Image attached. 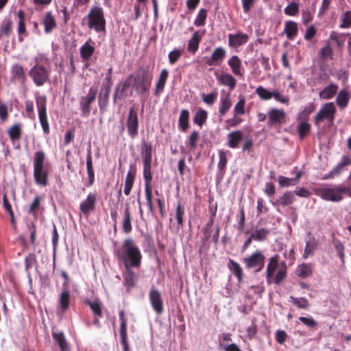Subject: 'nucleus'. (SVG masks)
Segmentation results:
<instances>
[{
  "instance_id": "nucleus-1",
  "label": "nucleus",
  "mask_w": 351,
  "mask_h": 351,
  "mask_svg": "<svg viewBox=\"0 0 351 351\" xmlns=\"http://www.w3.org/2000/svg\"><path fill=\"white\" fill-rule=\"evenodd\" d=\"M116 255L117 259L123 264V282L125 286L130 289L134 285L136 278L133 269H138L141 265V250L132 239H127L117 248Z\"/></svg>"
},
{
  "instance_id": "nucleus-2",
  "label": "nucleus",
  "mask_w": 351,
  "mask_h": 351,
  "mask_svg": "<svg viewBox=\"0 0 351 351\" xmlns=\"http://www.w3.org/2000/svg\"><path fill=\"white\" fill-rule=\"evenodd\" d=\"M49 163L46 161V155L43 150H38L34 154V178L36 184L46 186L49 184Z\"/></svg>"
},
{
  "instance_id": "nucleus-3",
  "label": "nucleus",
  "mask_w": 351,
  "mask_h": 351,
  "mask_svg": "<svg viewBox=\"0 0 351 351\" xmlns=\"http://www.w3.org/2000/svg\"><path fill=\"white\" fill-rule=\"evenodd\" d=\"M152 80V75L148 70L140 69L135 76L130 75L128 78L125 84H129V82L134 80V86L136 88V93L139 95H143L149 90Z\"/></svg>"
},
{
  "instance_id": "nucleus-4",
  "label": "nucleus",
  "mask_w": 351,
  "mask_h": 351,
  "mask_svg": "<svg viewBox=\"0 0 351 351\" xmlns=\"http://www.w3.org/2000/svg\"><path fill=\"white\" fill-rule=\"evenodd\" d=\"M88 27L97 32H104L106 29V19L101 7L93 6L88 14Z\"/></svg>"
},
{
  "instance_id": "nucleus-5",
  "label": "nucleus",
  "mask_w": 351,
  "mask_h": 351,
  "mask_svg": "<svg viewBox=\"0 0 351 351\" xmlns=\"http://www.w3.org/2000/svg\"><path fill=\"white\" fill-rule=\"evenodd\" d=\"M348 191V188L337 186L333 188L324 187L318 189L316 191V194L324 200L338 202L342 200V194Z\"/></svg>"
},
{
  "instance_id": "nucleus-6",
  "label": "nucleus",
  "mask_w": 351,
  "mask_h": 351,
  "mask_svg": "<svg viewBox=\"0 0 351 351\" xmlns=\"http://www.w3.org/2000/svg\"><path fill=\"white\" fill-rule=\"evenodd\" d=\"M335 113L336 108L333 102L324 104L315 117V125L319 128L320 124L325 120L330 124H332L334 121Z\"/></svg>"
},
{
  "instance_id": "nucleus-7",
  "label": "nucleus",
  "mask_w": 351,
  "mask_h": 351,
  "mask_svg": "<svg viewBox=\"0 0 351 351\" xmlns=\"http://www.w3.org/2000/svg\"><path fill=\"white\" fill-rule=\"evenodd\" d=\"M29 75L37 86H41L49 80L50 71L43 64H36L29 71Z\"/></svg>"
},
{
  "instance_id": "nucleus-8",
  "label": "nucleus",
  "mask_w": 351,
  "mask_h": 351,
  "mask_svg": "<svg viewBox=\"0 0 351 351\" xmlns=\"http://www.w3.org/2000/svg\"><path fill=\"white\" fill-rule=\"evenodd\" d=\"M142 156L143 160V177L145 179V186H150L151 181L152 180V175L151 173L152 151L150 145L145 143L142 149Z\"/></svg>"
},
{
  "instance_id": "nucleus-9",
  "label": "nucleus",
  "mask_w": 351,
  "mask_h": 351,
  "mask_svg": "<svg viewBox=\"0 0 351 351\" xmlns=\"http://www.w3.org/2000/svg\"><path fill=\"white\" fill-rule=\"evenodd\" d=\"M243 262L247 268L259 271L264 267L265 256L261 252L256 251L250 256L244 258Z\"/></svg>"
},
{
  "instance_id": "nucleus-10",
  "label": "nucleus",
  "mask_w": 351,
  "mask_h": 351,
  "mask_svg": "<svg viewBox=\"0 0 351 351\" xmlns=\"http://www.w3.org/2000/svg\"><path fill=\"white\" fill-rule=\"evenodd\" d=\"M37 108L38 111V118L42 126L43 130L45 134L49 132V126L47 121L46 112V101L45 97H40L36 99Z\"/></svg>"
},
{
  "instance_id": "nucleus-11",
  "label": "nucleus",
  "mask_w": 351,
  "mask_h": 351,
  "mask_svg": "<svg viewBox=\"0 0 351 351\" xmlns=\"http://www.w3.org/2000/svg\"><path fill=\"white\" fill-rule=\"evenodd\" d=\"M127 128L129 136L134 138L138 134V120L137 112L134 108L129 110V114L127 119Z\"/></svg>"
},
{
  "instance_id": "nucleus-12",
  "label": "nucleus",
  "mask_w": 351,
  "mask_h": 351,
  "mask_svg": "<svg viewBox=\"0 0 351 351\" xmlns=\"http://www.w3.org/2000/svg\"><path fill=\"white\" fill-rule=\"evenodd\" d=\"M267 125L269 126L284 123L286 113L282 109L271 108L267 112Z\"/></svg>"
},
{
  "instance_id": "nucleus-13",
  "label": "nucleus",
  "mask_w": 351,
  "mask_h": 351,
  "mask_svg": "<svg viewBox=\"0 0 351 351\" xmlns=\"http://www.w3.org/2000/svg\"><path fill=\"white\" fill-rule=\"evenodd\" d=\"M149 299L154 311L157 314L163 311V302L160 293L154 287H152L149 293Z\"/></svg>"
},
{
  "instance_id": "nucleus-14",
  "label": "nucleus",
  "mask_w": 351,
  "mask_h": 351,
  "mask_svg": "<svg viewBox=\"0 0 351 351\" xmlns=\"http://www.w3.org/2000/svg\"><path fill=\"white\" fill-rule=\"evenodd\" d=\"M97 90L93 88L89 89L88 94L80 99V106L84 115H88L90 111V106L95 101Z\"/></svg>"
},
{
  "instance_id": "nucleus-15",
  "label": "nucleus",
  "mask_w": 351,
  "mask_h": 351,
  "mask_svg": "<svg viewBox=\"0 0 351 351\" xmlns=\"http://www.w3.org/2000/svg\"><path fill=\"white\" fill-rule=\"evenodd\" d=\"M248 38V35L245 33L237 32L236 34H230L228 35V45L230 48L237 49L245 44Z\"/></svg>"
},
{
  "instance_id": "nucleus-16",
  "label": "nucleus",
  "mask_w": 351,
  "mask_h": 351,
  "mask_svg": "<svg viewBox=\"0 0 351 351\" xmlns=\"http://www.w3.org/2000/svg\"><path fill=\"white\" fill-rule=\"evenodd\" d=\"M97 202V194L89 193L86 198L82 201L80 205V211L88 215L91 211L95 208V204Z\"/></svg>"
},
{
  "instance_id": "nucleus-17",
  "label": "nucleus",
  "mask_w": 351,
  "mask_h": 351,
  "mask_svg": "<svg viewBox=\"0 0 351 351\" xmlns=\"http://www.w3.org/2000/svg\"><path fill=\"white\" fill-rule=\"evenodd\" d=\"M120 324V335L121 342L123 347V351H129V346L128 343V335H127V319L125 317L123 311H120L119 313Z\"/></svg>"
},
{
  "instance_id": "nucleus-18",
  "label": "nucleus",
  "mask_w": 351,
  "mask_h": 351,
  "mask_svg": "<svg viewBox=\"0 0 351 351\" xmlns=\"http://www.w3.org/2000/svg\"><path fill=\"white\" fill-rule=\"evenodd\" d=\"M10 79L12 82H18L23 84L26 81V75L22 65L16 63L10 67Z\"/></svg>"
},
{
  "instance_id": "nucleus-19",
  "label": "nucleus",
  "mask_w": 351,
  "mask_h": 351,
  "mask_svg": "<svg viewBox=\"0 0 351 351\" xmlns=\"http://www.w3.org/2000/svg\"><path fill=\"white\" fill-rule=\"evenodd\" d=\"M216 79L219 85L227 86L230 90H234L237 85V80L229 73L223 72L216 75Z\"/></svg>"
},
{
  "instance_id": "nucleus-20",
  "label": "nucleus",
  "mask_w": 351,
  "mask_h": 351,
  "mask_svg": "<svg viewBox=\"0 0 351 351\" xmlns=\"http://www.w3.org/2000/svg\"><path fill=\"white\" fill-rule=\"evenodd\" d=\"M226 50L221 47L216 48L208 58L206 63L209 66L219 65L226 57Z\"/></svg>"
},
{
  "instance_id": "nucleus-21",
  "label": "nucleus",
  "mask_w": 351,
  "mask_h": 351,
  "mask_svg": "<svg viewBox=\"0 0 351 351\" xmlns=\"http://www.w3.org/2000/svg\"><path fill=\"white\" fill-rule=\"evenodd\" d=\"M228 64L232 73L236 76L243 77L244 75V68L242 66L241 59L236 55L232 56L228 60Z\"/></svg>"
},
{
  "instance_id": "nucleus-22",
  "label": "nucleus",
  "mask_w": 351,
  "mask_h": 351,
  "mask_svg": "<svg viewBox=\"0 0 351 351\" xmlns=\"http://www.w3.org/2000/svg\"><path fill=\"white\" fill-rule=\"evenodd\" d=\"M71 302V295L67 289H64L59 295L58 304L59 308L58 311L64 313L69 308Z\"/></svg>"
},
{
  "instance_id": "nucleus-23",
  "label": "nucleus",
  "mask_w": 351,
  "mask_h": 351,
  "mask_svg": "<svg viewBox=\"0 0 351 351\" xmlns=\"http://www.w3.org/2000/svg\"><path fill=\"white\" fill-rule=\"evenodd\" d=\"M90 39L86 40L80 48V57L84 62H88L95 52V47L90 44Z\"/></svg>"
},
{
  "instance_id": "nucleus-24",
  "label": "nucleus",
  "mask_w": 351,
  "mask_h": 351,
  "mask_svg": "<svg viewBox=\"0 0 351 351\" xmlns=\"http://www.w3.org/2000/svg\"><path fill=\"white\" fill-rule=\"evenodd\" d=\"M317 245L318 243L317 240L309 234L308 238L306 241V246L303 254V258L306 259L310 256H312L317 250Z\"/></svg>"
},
{
  "instance_id": "nucleus-25",
  "label": "nucleus",
  "mask_w": 351,
  "mask_h": 351,
  "mask_svg": "<svg viewBox=\"0 0 351 351\" xmlns=\"http://www.w3.org/2000/svg\"><path fill=\"white\" fill-rule=\"evenodd\" d=\"M339 86L336 84H330L319 93V96L322 99H330L335 97Z\"/></svg>"
},
{
  "instance_id": "nucleus-26",
  "label": "nucleus",
  "mask_w": 351,
  "mask_h": 351,
  "mask_svg": "<svg viewBox=\"0 0 351 351\" xmlns=\"http://www.w3.org/2000/svg\"><path fill=\"white\" fill-rule=\"evenodd\" d=\"M350 97V93L346 88H343L337 94L336 103L341 109H343L348 106Z\"/></svg>"
},
{
  "instance_id": "nucleus-27",
  "label": "nucleus",
  "mask_w": 351,
  "mask_h": 351,
  "mask_svg": "<svg viewBox=\"0 0 351 351\" xmlns=\"http://www.w3.org/2000/svg\"><path fill=\"white\" fill-rule=\"evenodd\" d=\"M243 134L240 130L230 132L228 135V145L229 147L234 149L237 147L239 143L242 140Z\"/></svg>"
},
{
  "instance_id": "nucleus-28",
  "label": "nucleus",
  "mask_w": 351,
  "mask_h": 351,
  "mask_svg": "<svg viewBox=\"0 0 351 351\" xmlns=\"http://www.w3.org/2000/svg\"><path fill=\"white\" fill-rule=\"evenodd\" d=\"M232 106V101L229 94L222 95L219 99V112L221 116L225 115Z\"/></svg>"
},
{
  "instance_id": "nucleus-29",
  "label": "nucleus",
  "mask_w": 351,
  "mask_h": 351,
  "mask_svg": "<svg viewBox=\"0 0 351 351\" xmlns=\"http://www.w3.org/2000/svg\"><path fill=\"white\" fill-rule=\"evenodd\" d=\"M86 169L90 185H92L95 180V173L93 167L92 154L90 145L87 149Z\"/></svg>"
},
{
  "instance_id": "nucleus-30",
  "label": "nucleus",
  "mask_w": 351,
  "mask_h": 351,
  "mask_svg": "<svg viewBox=\"0 0 351 351\" xmlns=\"http://www.w3.org/2000/svg\"><path fill=\"white\" fill-rule=\"evenodd\" d=\"M169 72L166 69L161 71L158 82L156 84L155 95H159L164 90Z\"/></svg>"
},
{
  "instance_id": "nucleus-31",
  "label": "nucleus",
  "mask_w": 351,
  "mask_h": 351,
  "mask_svg": "<svg viewBox=\"0 0 351 351\" xmlns=\"http://www.w3.org/2000/svg\"><path fill=\"white\" fill-rule=\"evenodd\" d=\"M110 90L101 88L99 95L98 97V104L100 108V110L104 111L106 109V107L108 104V99L110 95Z\"/></svg>"
},
{
  "instance_id": "nucleus-32",
  "label": "nucleus",
  "mask_w": 351,
  "mask_h": 351,
  "mask_svg": "<svg viewBox=\"0 0 351 351\" xmlns=\"http://www.w3.org/2000/svg\"><path fill=\"white\" fill-rule=\"evenodd\" d=\"M284 32L286 34L288 39H292L298 34L297 23L292 21H289L285 23Z\"/></svg>"
},
{
  "instance_id": "nucleus-33",
  "label": "nucleus",
  "mask_w": 351,
  "mask_h": 351,
  "mask_svg": "<svg viewBox=\"0 0 351 351\" xmlns=\"http://www.w3.org/2000/svg\"><path fill=\"white\" fill-rule=\"evenodd\" d=\"M228 267L231 272L237 277L238 281L239 282H241L243 278V270L239 264L234 261L230 259Z\"/></svg>"
},
{
  "instance_id": "nucleus-34",
  "label": "nucleus",
  "mask_w": 351,
  "mask_h": 351,
  "mask_svg": "<svg viewBox=\"0 0 351 351\" xmlns=\"http://www.w3.org/2000/svg\"><path fill=\"white\" fill-rule=\"evenodd\" d=\"M52 337L56 343L59 345L62 351H69V346L66 342L64 335L60 332L58 333H53Z\"/></svg>"
},
{
  "instance_id": "nucleus-35",
  "label": "nucleus",
  "mask_w": 351,
  "mask_h": 351,
  "mask_svg": "<svg viewBox=\"0 0 351 351\" xmlns=\"http://www.w3.org/2000/svg\"><path fill=\"white\" fill-rule=\"evenodd\" d=\"M278 265V256H272L269 259V263L267 267V280L269 281L271 278L274 275Z\"/></svg>"
},
{
  "instance_id": "nucleus-36",
  "label": "nucleus",
  "mask_w": 351,
  "mask_h": 351,
  "mask_svg": "<svg viewBox=\"0 0 351 351\" xmlns=\"http://www.w3.org/2000/svg\"><path fill=\"white\" fill-rule=\"evenodd\" d=\"M201 40V37L198 32H195L188 43L187 49L191 53H195L199 47V44Z\"/></svg>"
},
{
  "instance_id": "nucleus-37",
  "label": "nucleus",
  "mask_w": 351,
  "mask_h": 351,
  "mask_svg": "<svg viewBox=\"0 0 351 351\" xmlns=\"http://www.w3.org/2000/svg\"><path fill=\"white\" fill-rule=\"evenodd\" d=\"M189 112L188 110L183 109L181 110L179 119L178 124L181 128L183 132H186L189 127Z\"/></svg>"
},
{
  "instance_id": "nucleus-38",
  "label": "nucleus",
  "mask_w": 351,
  "mask_h": 351,
  "mask_svg": "<svg viewBox=\"0 0 351 351\" xmlns=\"http://www.w3.org/2000/svg\"><path fill=\"white\" fill-rule=\"evenodd\" d=\"M134 175L130 171L126 175L125 180L123 193L125 195L130 194L134 182Z\"/></svg>"
},
{
  "instance_id": "nucleus-39",
  "label": "nucleus",
  "mask_w": 351,
  "mask_h": 351,
  "mask_svg": "<svg viewBox=\"0 0 351 351\" xmlns=\"http://www.w3.org/2000/svg\"><path fill=\"white\" fill-rule=\"evenodd\" d=\"M123 230L125 233H130L132 231V226L131 223L130 212L128 207H126L124 210V217L123 221Z\"/></svg>"
},
{
  "instance_id": "nucleus-40",
  "label": "nucleus",
  "mask_w": 351,
  "mask_h": 351,
  "mask_svg": "<svg viewBox=\"0 0 351 351\" xmlns=\"http://www.w3.org/2000/svg\"><path fill=\"white\" fill-rule=\"evenodd\" d=\"M289 301L295 305L298 308L302 309H307L310 306L308 300L303 297L295 298L293 296H290Z\"/></svg>"
},
{
  "instance_id": "nucleus-41",
  "label": "nucleus",
  "mask_w": 351,
  "mask_h": 351,
  "mask_svg": "<svg viewBox=\"0 0 351 351\" xmlns=\"http://www.w3.org/2000/svg\"><path fill=\"white\" fill-rule=\"evenodd\" d=\"M45 31L46 33L51 32L56 26V21L51 12H47L43 19Z\"/></svg>"
},
{
  "instance_id": "nucleus-42",
  "label": "nucleus",
  "mask_w": 351,
  "mask_h": 351,
  "mask_svg": "<svg viewBox=\"0 0 351 351\" xmlns=\"http://www.w3.org/2000/svg\"><path fill=\"white\" fill-rule=\"evenodd\" d=\"M294 193L290 191H287L279 198L278 200H277L276 204L285 206L292 204L294 201Z\"/></svg>"
},
{
  "instance_id": "nucleus-43",
  "label": "nucleus",
  "mask_w": 351,
  "mask_h": 351,
  "mask_svg": "<svg viewBox=\"0 0 351 351\" xmlns=\"http://www.w3.org/2000/svg\"><path fill=\"white\" fill-rule=\"evenodd\" d=\"M296 274L302 278L309 277L312 274V268L310 265L302 264L296 269Z\"/></svg>"
},
{
  "instance_id": "nucleus-44",
  "label": "nucleus",
  "mask_w": 351,
  "mask_h": 351,
  "mask_svg": "<svg viewBox=\"0 0 351 351\" xmlns=\"http://www.w3.org/2000/svg\"><path fill=\"white\" fill-rule=\"evenodd\" d=\"M184 215V207L179 202L178 203L173 216L177 221L178 228L183 224V217Z\"/></svg>"
},
{
  "instance_id": "nucleus-45",
  "label": "nucleus",
  "mask_w": 351,
  "mask_h": 351,
  "mask_svg": "<svg viewBox=\"0 0 351 351\" xmlns=\"http://www.w3.org/2000/svg\"><path fill=\"white\" fill-rule=\"evenodd\" d=\"M8 133L12 141L17 140L20 138L21 134V125L20 123L14 124L8 130Z\"/></svg>"
},
{
  "instance_id": "nucleus-46",
  "label": "nucleus",
  "mask_w": 351,
  "mask_h": 351,
  "mask_svg": "<svg viewBox=\"0 0 351 351\" xmlns=\"http://www.w3.org/2000/svg\"><path fill=\"white\" fill-rule=\"evenodd\" d=\"M269 231L265 228L256 229L251 234V239L261 241L266 239Z\"/></svg>"
},
{
  "instance_id": "nucleus-47",
  "label": "nucleus",
  "mask_w": 351,
  "mask_h": 351,
  "mask_svg": "<svg viewBox=\"0 0 351 351\" xmlns=\"http://www.w3.org/2000/svg\"><path fill=\"white\" fill-rule=\"evenodd\" d=\"M341 23L339 27L341 29H347L351 27V12L346 11L340 17Z\"/></svg>"
},
{
  "instance_id": "nucleus-48",
  "label": "nucleus",
  "mask_w": 351,
  "mask_h": 351,
  "mask_svg": "<svg viewBox=\"0 0 351 351\" xmlns=\"http://www.w3.org/2000/svg\"><path fill=\"white\" fill-rule=\"evenodd\" d=\"M256 93L263 100H269L272 98V90H269L261 86L256 88Z\"/></svg>"
},
{
  "instance_id": "nucleus-49",
  "label": "nucleus",
  "mask_w": 351,
  "mask_h": 351,
  "mask_svg": "<svg viewBox=\"0 0 351 351\" xmlns=\"http://www.w3.org/2000/svg\"><path fill=\"white\" fill-rule=\"evenodd\" d=\"M206 119L207 112L205 110L201 109L196 112L193 118V121L199 126L202 127V125L206 122Z\"/></svg>"
},
{
  "instance_id": "nucleus-50",
  "label": "nucleus",
  "mask_w": 351,
  "mask_h": 351,
  "mask_svg": "<svg viewBox=\"0 0 351 351\" xmlns=\"http://www.w3.org/2000/svg\"><path fill=\"white\" fill-rule=\"evenodd\" d=\"M182 49H174L168 54L169 62L171 64H174L182 56Z\"/></svg>"
},
{
  "instance_id": "nucleus-51",
  "label": "nucleus",
  "mask_w": 351,
  "mask_h": 351,
  "mask_svg": "<svg viewBox=\"0 0 351 351\" xmlns=\"http://www.w3.org/2000/svg\"><path fill=\"white\" fill-rule=\"evenodd\" d=\"M199 138V134L197 131H193L186 141V145L191 149H193L197 145V143Z\"/></svg>"
},
{
  "instance_id": "nucleus-52",
  "label": "nucleus",
  "mask_w": 351,
  "mask_h": 351,
  "mask_svg": "<svg viewBox=\"0 0 351 351\" xmlns=\"http://www.w3.org/2000/svg\"><path fill=\"white\" fill-rule=\"evenodd\" d=\"M311 129V125L305 121H302L300 123L298 127V131L300 138H304V136L309 132Z\"/></svg>"
},
{
  "instance_id": "nucleus-53",
  "label": "nucleus",
  "mask_w": 351,
  "mask_h": 351,
  "mask_svg": "<svg viewBox=\"0 0 351 351\" xmlns=\"http://www.w3.org/2000/svg\"><path fill=\"white\" fill-rule=\"evenodd\" d=\"M207 16L206 10L204 8L201 9L194 21L195 25L197 27L202 26L205 24V21Z\"/></svg>"
},
{
  "instance_id": "nucleus-54",
  "label": "nucleus",
  "mask_w": 351,
  "mask_h": 351,
  "mask_svg": "<svg viewBox=\"0 0 351 351\" xmlns=\"http://www.w3.org/2000/svg\"><path fill=\"white\" fill-rule=\"evenodd\" d=\"M272 98H274L276 101L286 105H288L289 102V97L282 95L277 90H272Z\"/></svg>"
},
{
  "instance_id": "nucleus-55",
  "label": "nucleus",
  "mask_w": 351,
  "mask_h": 351,
  "mask_svg": "<svg viewBox=\"0 0 351 351\" xmlns=\"http://www.w3.org/2000/svg\"><path fill=\"white\" fill-rule=\"evenodd\" d=\"M278 180L281 187H289L296 184L295 179L289 178L283 176H278Z\"/></svg>"
},
{
  "instance_id": "nucleus-56",
  "label": "nucleus",
  "mask_w": 351,
  "mask_h": 351,
  "mask_svg": "<svg viewBox=\"0 0 351 351\" xmlns=\"http://www.w3.org/2000/svg\"><path fill=\"white\" fill-rule=\"evenodd\" d=\"M201 97L202 101L205 104H206L208 106H212L215 103L217 97V93L215 92L210 93L209 94L203 93L201 95Z\"/></svg>"
},
{
  "instance_id": "nucleus-57",
  "label": "nucleus",
  "mask_w": 351,
  "mask_h": 351,
  "mask_svg": "<svg viewBox=\"0 0 351 351\" xmlns=\"http://www.w3.org/2000/svg\"><path fill=\"white\" fill-rule=\"evenodd\" d=\"M299 12V5L295 2H292L285 8V13L289 16H295Z\"/></svg>"
},
{
  "instance_id": "nucleus-58",
  "label": "nucleus",
  "mask_w": 351,
  "mask_h": 351,
  "mask_svg": "<svg viewBox=\"0 0 351 351\" xmlns=\"http://www.w3.org/2000/svg\"><path fill=\"white\" fill-rule=\"evenodd\" d=\"M245 99L243 98H241L234 108V114L235 116L241 115L245 113Z\"/></svg>"
},
{
  "instance_id": "nucleus-59",
  "label": "nucleus",
  "mask_w": 351,
  "mask_h": 351,
  "mask_svg": "<svg viewBox=\"0 0 351 351\" xmlns=\"http://www.w3.org/2000/svg\"><path fill=\"white\" fill-rule=\"evenodd\" d=\"M42 197L40 196H36L33 202L29 205L28 213L30 214L35 215V212L40 207Z\"/></svg>"
},
{
  "instance_id": "nucleus-60",
  "label": "nucleus",
  "mask_w": 351,
  "mask_h": 351,
  "mask_svg": "<svg viewBox=\"0 0 351 351\" xmlns=\"http://www.w3.org/2000/svg\"><path fill=\"white\" fill-rule=\"evenodd\" d=\"M88 304L95 316L101 317L102 315L99 302L97 301H89Z\"/></svg>"
},
{
  "instance_id": "nucleus-61",
  "label": "nucleus",
  "mask_w": 351,
  "mask_h": 351,
  "mask_svg": "<svg viewBox=\"0 0 351 351\" xmlns=\"http://www.w3.org/2000/svg\"><path fill=\"white\" fill-rule=\"evenodd\" d=\"M8 117V107L0 99V120L2 122L6 121Z\"/></svg>"
},
{
  "instance_id": "nucleus-62",
  "label": "nucleus",
  "mask_w": 351,
  "mask_h": 351,
  "mask_svg": "<svg viewBox=\"0 0 351 351\" xmlns=\"http://www.w3.org/2000/svg\"><path fill=\"white\" fill-rule=\"evenodd\" d=\"M299 320L309 328H314L317 325V322L311 317L301 316L299 317Z\"/></svg>"
},
{
  "instance_id": "nucleus-63",
  "label": "nucleus",
  "mask_w": 351,
  "mask_h": 351,
  "mask_svg": "<svg viewBox=\"0 0 351 351\" xmlns=\"http://www.w3.org/2000/svg\"><path fill=\"white\" fill-rule=\"evenodd\" d=\"M219 160L217 166L220 170H223L225 168L227 163L226 152L223 150H219Z\"/></svg>"
},
{
  "instance_id": "nucleus-64",
  "label": "nucleus",
  "mask_w": 351,
  "mask_h": 351,
  "mask_svg": "<svg viewBox=\"0 0 351 351\" xmlns=\"http://www.w3.org/2000/svg\"><path fill=\"white\" fill-rule=\"evenodd\" d=\"M343 169L339 164H337L328 174L324 177V179L334 178L335 176L339 175L343 171Z\"/></svg>"
}]
</instances>
